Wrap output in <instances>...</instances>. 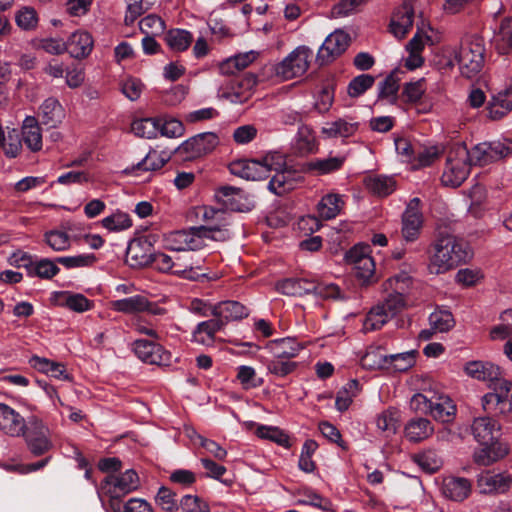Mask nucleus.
<instances>
[{
    "label": "nucleus",
    "mask_w": 512,
    "mask_h": 512,
    "mask_svg": "<svg viewBox=\"0 0 512 512\" xmlns=\"http://www.w3.org/2000/svg\"><path fill=\"white\" fill-rule=\"evenodd\" d=\"M202 262L203 260L197 258L192 252L177 253L175 255L174 272L189 280H197L199 277L204 276L202 273Z\"/></svg>",
    "instance_id": "412c9836"
},
{
    "label": "nucleus",
    "mask_w": 512,
    "mask_h": 512,
    "mask_svg": "<svg viewBox=\"0 0 512 512\" xmlns=\"http://www.w3.org/2000/svg\"><path fill=\"white\" fill-rule=\"evenodd\" d=\"M66 51L74 58L88 56L93 48V39L87 32H75L66 42Z\"/></svg>",
    "instance_id": "c85d7f7f"
},
{
    "label": "nucleus",
    "mask_w": 512,
    "mask_h": 512,
    "mask_svg": "<svg viewBox=\"0 0 512 512\" xmlns=\"http://www.w3.org/2000/svg\"><path fill=\"white\" fill-rule=\"evenodd\" d=\"M355 277L362 280L363 283H369L375 273V263L372 257H363L354 265Z\"/></svg>",
    "instance_id": "e2e57ef3"
},
{
    "label": "nucleus",
    "mask_w": 512,
    "mask_h": 512,
    "mask_svg": "<svg viewBox=\"0 0 512 512\" xmlns=\"http://www.w3.org/2000/svg\"><path fill=\"white\" fill-rule=\"evenodd\" d=\"M416 354H389L387 355V369L403 372L411 368L416 362Z\"/></svg>",
    "instance_id": "603ef678"
},
{
    "label": "nucleus",
    "mask_w": 512,
    "mask_h": 512,
    "mask_svg": "<svg viewBox=\"0 0 512 512\" xmlns=\"http://www.w3.org/2000/svg\"><path fill=\"white\" fill-rule=\"evenodd\" d=\"M169 160L170 156L166 153L151 149L143 160L132 167V170L157 171Z\"/></svg>",
    "instance_id": "ea45409f"
},
{
    "label": "nucleus",
    "mask_w": 512,
    "mask_h": 512,
    "mask_svg": "<svg viewBox=\"0 0 512 512\" xmlns=\"http://www.w3.org/2000/svg\"><path fill=\"white\" fill-rule=\"evenodd\" d=\"M224 324L219 317H213L210 320L201 322L197 325L196 330L194 331V337L197 341L204 342L203 338H199V336L205 333L210 340L214 339V335L216 332L222 330L224 328Z\"/></svg>",
    "instance_id": "13d9d810"
},
{
    "label": "nucleus",
    "mask_w": 512,
    "mask_h": 512,
    "mask_svg": "<svg viewBox=\"0 0 512 512\" xmlns=\"http://www.w3.org/2000/svg\"><path fill=\"white\" fill-rule=\"evenodd\" d=\"M397 70L392 71L380 84H379V100H387L390 104L397 102V94L399 91L400 78L397 76Z\"/></svg>",
    "instance_id": "4c0bfd02"
},
{
    "label": "nucleus",
    "mask_w": 512,
    "mask_h": 512,
    "mask_svg": "<svg viewBox=\"0 0 512 512\" xmlns=\"http://www.w3.org/2000/svg\"><path fill=\"white\" fill-rule=\"evenodd\" d=\"M378 306L382 307L384 312L391 319L403 310L405 307V299L401 293H391L388 295L385 301Z\"/></svg>",
    "instance_id": "680f3d73"
},
{
    "label": "nucleus",
    "mask_w": 512,
    "mask_h": 512,
    "mask_svg": "<svg viewBox=\"0 0 512 512\" xmlns=\"http://www.w3.org/2000/svg\"><path fill=\"white\" fill-rule=\"evenodd\" d=\"M346 162L345 156H334L323 159H314L302 164L301 171L323 176L339 171Z\"/></svg>",
    "instance_id": "b1692460"
},
{
    "label": "nucleus",
    "mask_w": 512,
    "mask_h": 512,
    "mask_svg": "<svg viewBox=\"0 0 512 512\" xmlns=\"http://www.w3.org/2000/svg\"><path fill=\"white\" fill-rule=\"evenodd\" d=\"M479 445L481 447L474 451L473 460L481 466H490L503 459L509 452L508 445L500 439Z\"/></svg>",
    "instance_id": "f3484780"
},
{
    "label": "nucleus",
    "mask_w": 512,
    "mask_h": 512,
    "mask_svg": "<svg viewBox=\"0 0 512 512\" xmlns=\"http://www.w3.org/2000/svg\"><path fill=\"white\" fill-rule=\"evenodd\" d=\"M45 242L55 251H64L70 247V238L66 232L51 230L44 234Z\"/></svg>",
    "instance_id": "bf43d9fd"
},
{
    "label": "nucleus",
    "mask_w": 512,
    "mask_h": 512,
    "mask_svg": "<svg viewBox=\"0 0 512 512\" xmlns=\"http://www.w3.org/2000/svg\"><path fill=\"white\" fill-rule=\"evenodd\" d=\"M312 51L305 46H299L276 66V74L285 80L302 76L308 69Z\"/></svg>",
    "instance_id": "0eeeda50"
},
{
    "label": "nucleus",
    "mask_w": 512,
    "mask_h": 512,
    "mask_svg": "<svg viewBox=\"0 0 512 512\" xmlns=\"http://www.w3.org/2000/svg\"><path fill=\"white\" fill-rule=\"evenodd\" d=\"M496 49L502 55L512 51V17H506L501 21L496 38Z\"/></svg>",
    "instance_id": "a19ab883"
},
{
    "label": "nucleus",
    "mask_w": 512,
    "mask_h": 512,
    "mask_svg": "<svg viewBox=\"0 0 512 512\" xmlns=\"http://www.w3.org/2000/svg\"><path fill=\"white\" fill-rule=\"evenodd\" d=\"M29 364L34 369L44 374H47L48 376L54 378H61L62 376H64V378H67L65 368L62 364L54 362L45 357H39L37 355H34L29 359Z\"/></svg>",
    "instance_id": "e433bc0d"
},
{
    "label": "nucleus",
    "mask_w": 512,
    "mask_h": 512,
    "mask_svg": "<svg viewBox=\"0 0 512 512\" xmlns=\"http://www.w3.org/2000/svg\"><path fill=\"white\" fill-rule=\"evenodd\" d=\"M40 111L43 124L55 127L57 123L61 122L63 111L57 99H46L41 105Z\"/></svg>",
    "instance_id": "58836bf2"
},
{
    "label": "nucleus",
    "mask_w": 512,
    "mask_h": 512,
    "mask_svg": "<svg viewBox=\"0 0 512 512\" xmlns=\"http://www.w3.org/2000/svg\"><path fill=\"white\" fill-rule=\"evenodd\" d=\"M110 507L113 512H153L151 505L142 498H131L123 505L111 501Z\"/></svg>",
    "instance_id": "3c124183"
},
{
    "label": "nucleus",
    "mask_w": 512,
    "mask_h": 512,
    "mask_svg": "<svg viewBox=\"0 0 512 512\" xmlns=\"http://www.w3.org/2000/svg\"><path fill=\"white\" fill-rule=\"evenodd\" d=\"M464 370L468 376L488 384L500 375L499 366L484 361L469 362L465 365Z\"/></svg>",
    "instance_id": "cd10ccee"
},
{
    "label": "nucleus",
    "mask_w": 512,
    "mask_h": 512,
    "mask_svg": "<svg viewBox=\"0 0 512 512\" xmlns=\"http://www.w3.org/2000/svg\"><path fill=\"white\" fill-rule=\"evenodd\" d=\"M276 288L286 295L301 296L303 294L313 293L314 283L306 279L287 278L277 283Z\"/></svg>",
    "instance_id": "72a5a7b5"
},
{
    "label": "nucleus",
    "mask_w": 512,
    "mask_h": 512,
    "mask_svg": "<svg viewBox=\"0 0 512 512\" xmlns=\"http://www.w3.org/2000/svg\"><path fill=\"white\" fill-rule=\"evenodd\" d=\"M325 347H327V344L322 340L299 342L292 337L275 339L270 341L267 345L268 349L277 350L279 352H295L303 349L318 350Z\"/></svg>",
    "instance_id": "bb28decb"
},
{
    "label": "nucleus",
    "mask_w": 512,
    "mask_h": 512,
    "mask_svg": "<svg viewBox=\"0 0 512 512\" xmlns=\"http://www.w3.org/2000/svg\"><path fill=\"white\" fill-rule=\"evenodd\" d=\"M350 35L342 30L331 33L320 47L317 54V61L320 65L332 62L346 51L350 45Z\"/></svg>",
    "instance_id": "1a4fd4ad"
},
{
    "label": "nucleus",
    "mask_w": 512,
    "mask_h": 512,
    "mask_svg": "<svg viewBox=\"0 0 512 512\" xmlns=\"http://www.w3.org/2000/svg\"><path fill=\"white\" fill-rule=\"evenodd\" d=\"M248 314V309L243 304L231 300L220 302L212 309V316L219 317L224 325L230 321L241 320Z\"/></svg>",
    "instance_id": "393cba45"
},
{
    "label": "nucleus",
    "mask_w": 512,
    "mask_h": 512,
    "mask_svg": "<svg viewBox=\"0 0 512 512\" xmlns=\"http://www.w3.org/2000/svg\"><path fill=\"white\" fill-rule=\"evenodd\" d=\"M390 318L378 305L373 307L367 314L363 328L365 331L380 329Z\"/></svg>",
    "instance_id": "4d7b16f0"
},
{
    "label": "nucleus",
    "mask_w": 512,
    "mask_h": 512,
    "mask_svg": "<svg viewBox=\"0 0 512 512\" xmlns=\"http://www.w3.org/2000/svg\"><path fill=\"white\" fill-rule=\"evenodd\" d=\"M296 354H277L269 363L268 370L278 376H286L291 373L296 363L291 360Z\"/></svg>",
    "instance_id": "49530a36"
},
{
    "label": "nucleus",
    "mask_w": 512,
    "mask_h": 512,
    "mask_svg": "<svg viewBox=\"0 0 512 512\" xmlns=\"http://www.w3.org/2000/svg\"><path fill=\"white\" fill-rule=\"evenodd\" d=\"M434 433V426L430 420L423 417L411 418L404 426V436L412 443H419L430 438Z\"/></svg>",
    "instance_id": "4be33fe9"
},
{
    "label": "nucleus",
    "mask_w": 512,
    "mask_h": 512,
    "mask_svg": "<svg viewBox=\"0 0 512 512\" xmlns=\"http://www.w3.org/2000/svg\"><path fill=\"white\" fill-rule=\"evenodd\" d=\"M488 146L491 162L501 160L512 152V141L510 139L491 141L488 142Z\"/></svg>",
    "instance_id": "774afa93"
},
{
    "label": "nucleus",
    "mask_w": 512,
    "mask_h": 512,
    "mask_svg": "<svg viewBox=\"0 0 512 512\" xmlns=\"http://www.w3.org/2000/svg\"><path fill=\"white\" fill-rule=\"evenodd\" d=\"M275 166L279 165V169H271V179L268 188L276 195H283L296 186L295 171L287 167L286 162L280 155H275Z\"/></svg>",
    "instance_id": "9d476101"
},
{
    "label": "nucleus",
    "mask_w": 512,
    "mask_h": 512,
    "mask_svg": "<svg viewBox=\"0 0 512 512\" xmlns=\"http://www.w3.org/2000/svg\"><path fill=\"white\" fill-rule=\"evenodd\" d=\"M28 422L16 410L0 403V430L12 437H20Z\"/></svg>",
    "instance_id": "aec40b11"
},
{
    "label": "nucleus",
    "mask_w": 512,
    "mask_h": 512,
    "mask_svg": "<svg viewBox=\"0 0 512 512\" xmlns=\"http://www.w3.org/2000/svg\"><path fill=\"white\" fill-rule=\"evenodd\" d=\"M275 155H266L261 161L239 159L229 165V170L238 177L259 181L270 177L271 169H279L275 166Z\"/></svg>",
    "instance_id": "20e7f679"
},
{
    "label": "nucleus",
    "mask_w": 512,
    "mask_h": 512,
    "mask_svg": "<svg viewBox=\"0 0 512 512\" xmlns=\"http://www.w3.org/2000/svg\"><path fill=\"white\" fill-rule=\"evenodd\" d=\"M296 149L300 154L312 153L316 149L315 137L307 127L299 129Z\"/></svg>",
    "instance_id": "338daca9"
},
{
    "label": "nucleus",
    "mask_w": 512,
    "mask_h": 512,
    "mask_svg": "<svg viewBox=\"0 0 512 512\" xmlns=\"http://www.w3.org/2000/svg\"><path fill=\"white\" fill-rule=\"evenodd\" d=\"M216 198L222 202L224 210L243 212L247 209L244 204L240 203L242 198V190L233 186H222L218 189Z\"/></svg>",
    "instance_id": "7c9ffc66"
},
{
    "label": "nucleus",
    "mask_w": 512,
    "mask_h": 512,
    "mask_svg": "<svg viewBox=\"0 0 512 512\" xmlns=\"http://www.w3.org/2000/svg\"><path fill=\"white\" fill-rule=\"evenodd\" d=\"M470 153L464 145L453 146L447 154L446 167L441 181L449 187H459L470 172Z\"/></svg>",
    "instance_id": "7ed1b4c3"
},
{
    "label": "nucleus",
    "mask_w": 512,
    "mask_h": 512,
    "mask_svg": "<svg viewBox=\"0 0 512 512\" xmlns=\"http://www.w3.org/2000/svg\"><path fill=\"white\" fill-rule=\"evenodd\" d=\"M415 0H403L401 7L393 14L390 31L399 39L404 38L413 26Z\"/></svg>",
    "instance_id": "a211bd4d"
},
{
    "label": "nucleus",
    "mask_w": 512,
    "mask_h": 512,
    "mask_svg": "<svg viewBox=\"0 0 512 512\" xmlns=\"http://www.w3.org/2000/svg\"><path fill=\"white\" fill-rule=\"evenodd\" d=\"M489 116L493 120L502 118L512 110V85L499 92L488 104Z\"/></svg>",
    "instance_id": "c756f323"
},
{
    "label": "nucleus",
    "mask_w": 512,
    "mask_h": 512,
    "mask_svg": "<svg viewBox=\"0 0 512 512\" xmlns=\"http://www.w3.org/2000/svg\"><path fill=\"white\" fill-rule=\"evenodd\" d=\"M428 270L431 274H443L471 258L469 244L447 228H439L426 251Z\"/></svg>",
    "instance_id": "f257e3e1"
},
{
    "label": "nucleus",
    "mask_w": 512,
    "mask_h": 512,
    "mask_svg": "<svg viewBox=\"0 0 512 512\" xmlns=\"http://www.w3.org/2000/svg\"><path fill=\"white\" fill-rule=\"evenodd\" d=\"M158 118H144L132 123L131 129L139 137L152 138L158 131Z\"/></svg>",
    "instance_id": "864d4df0"
},
{
    "label": "nucleus",
    "mask_w": 512,
    "mask_h": 512,
    "mask_svg": "<svg viewBox=\"0 0 512 512\" xmlns=\"http://www.w3.org/2000/svg\"><path fill=\"white\" fill-rule=\"evenodd\" d=\"M511 485L512 477L506 472L485 470L477 475V488L481 494L505 493Z\"/></svg>",
    "instance_id": "9b49d317"
},
{
    "label": "nucleus",
    "mask_w": 512,
    "mask_h": 512,
    "mask_svg": "<svg viewBox=\"0 0 512 512\" xmlns=\"http://www.w3.org/2000/svg\"><path fill=\"white\" fill-rule=\"evenodd\" d=\"M256 84L257 77L252 73H247L241 77L232 79L228 90L222 93V97L232 103H244L250 98L251 91Z\"/></svg>",
    "instance_id": "2eb2a0df"
},
{
    "label": "nucleus",
    "mask_w": 512,
    "mask_h": 512,
    "mask_svg": "<svg viewBox=\"0 0 512 512\" xmlns=\"http://www.w3.org/2000/svg\"><path fill=\"white\" fill-rule=\"evenodd\" d=\"M154 248L147 237L130 241L126 251V263L132 268H142L153 262Z\"/></svg>",
    "instance_id": "f8f14e48"
},
{
    "label": "nucleus",
    "mask_w": 512,
    "mask_h": 512,
    "mask_svg": "<svg viewBox=\"0 0 512 512\" xmlns=\"http://www.w3.org/2000/svg\"><path fill=\"white\" fill-rule=\"evenodd\" d=\"M488 386L492 389L491 392L496 393L497 396H501L504 400V405L507 406V402H511L512 382L503 378L501 374L498 375L495 380H492Z\"/></svg>",
    "instance_id": "69168bd1"
},
{
    "label": "nucleus",
    "mask_w": 512,
    "mask_h": 512,
    "mask_svg": "<svg viewBox=\"0 0 512 512\" xmlns=\"http://www.w3.org/2000/svg\"><path fill=\"white\" fill-rule=\"evenodd\" d=\"M139 28L145 35L157 36L164 32L166 26L161 17L150 14L139 22Z\"/></svg>",
    "instance_id": "5fc2aeb1"
},
{
    "label": "nucleus",
    "mask_w": 512,
    "mask_h": 512,
    "mask_svg": "<svg viewBox=\"0 0 512 512\" xmlns=\"http://www.w3.org/2000/svg\"><path fill=\"white\" fill-rule=\"evenodd\" d=\"M165 40L173 51L183 52L191 45L193 36L186 30L171 29L166 33Z\"/></svg>",
    "instance_id": "79ce46f5"
},
{
    "label": "nucleus",
    "mask_w": 512,
    "mask_h": 512,
    "mask_svg": "<svg viewBox=\"0 0 512 512\" xmlns=\"http://www.w3.org/2000/svg\"><path fill=\"white\" fill-rule=\"evenodd\" d=\"M102 225L110 231H121L132 226V221L126 213L116 212L102 220Z\"/></svg>",
    "instance_id": "052dcab7"
},
{
    "label": "nucleus",
    "mask_w": 512,
    "mask_h": 512,
    "mask_svg": "<svg viewBox=\"0 0 512 512\" xmlns=\"http://www.w3.org/2000/svg\"><path fill=\"white\" fill-rule=\"evenodd\" d=\"M414 461L426 472L434 473L438 471L443 464L442 458L436 450L427 449L414 455Z\"/></svg>",
    "instance_id": "c03bdc74"
},
{
    "label": "nucleus",
    "mask_w": 512,
    "mask_h": 512,
    "mask_svg": "<svg viewBox=\"0 0 512 512\" xmlns=\"http://www.w3.org/2000/svg\"><path fill=\"white\" fill-rule=\"evenodd\" d=\"M255 434L261 439L272 441L280 446H289V437L276 426L258 425Z\"/></svg>",
    "instance_id": "de8ad7c7"
},
{
    "label": "nucleus",
    "mask_w": 512,
    "mask_h": 512,
    "mask_svg": "<svg viewBox=\"0 0 512 512\" xmlns=\"http://www.w3.org/2000/svg\"><path fill=\"white\" fill-rule=\"evenodd\" d=\"M218 144L219 138L215 133L205 132L186 140L175 150V154L183 161L194 160L212 152Z\"/></svg>",
    "instance_id": "423d86ee"
},
{
    "label": "nucleus",
    "mask_w": 512,
    "mask_h": 512,
    "mask_svg": "<svg viewBox=\"0 0 512 512\" xmlns=\"http://www.w3.org/2000/svg\"><path fill=\"white\" fill-rule=\"evenodd\" d=\"M471 433L479 444H488L499 440L500 425L489 416L477 417L471 424Z\"/></svg>",
    "instance_id": "6ab92c4d"
},
{
    "label": "nucleus",
    "mask_w": 512,
    "mask_h": 512,
    "mask_svg": "<svg viewBox=\"0 0 512 512\" xmlns=\"http://www.w3.org/2000/svg\"><path fill=\"white\" fill-rule=\"evenodd\" d=\"M114 310L133 314L140 312H147L152 315H162L165 309L157 306V304L150 302L145 296L135 295L129 298L114 301L112 303Z\"/></svg>",
    "instance_id": "4468645a"
},
{
    "label": "nucleus",
    "mask_w": 512,
    "mask_h": 512,
    "mask_svg": "<svg viewBox=\"0 0 512 512\" xmlns=\"http://www.w3.org/2000/svg\"><path fill=\"white\" fill-rule=\"evenodd\" d=\"M21 436L25 438L28 449L35 456L43 455L53 447L50 429L37 417L28 420Z\"/></svg>",
    "instance_id": "39448f33"
},
{
    "label": "nucleus",
    "mask_w": 512,
    "mask_h": 512,
    "mask_svg": "<svg viewBox=\"0 0 512 512\" xmlns=\"http://www.w3.org/2000/svg\"><path fill=\"white\" fill-rule=\"evenodd\" d=\"M484 42L481 37L470 36L462 40L456 55L461 74L466 78L476 76L484 65Z\"/></svg>",
    "instance_id": "f03ea898"
},
{
    "label": "nucleus",
    "mask_w": 512,
    "mask_h": 512,
    "mask_svg": "<svg viewBox=\"0 0 512 512\" xmlns=\"http://www.w3.org/2000/svg\"><path fill=\"white\" fill-rule=\"evenodd\" d=\"M358 129L357 123H349L344 119H338L334 122L327 123L322 128V133L329 138L349 137Z\"/></svg>",
    "instance_id": "37998d69"
},
{
    "label": "nucleus",
    "mask_w": 512,
    "mask_h": 512,
    "mask_svg": "<svg viewBox=\"0 0 512 512\" xmlns=\"http://www.w3.org/2000/svg\"><path fill=\"white\" fill-rule=\"evenodd\" d=\"M0 149L3 150L7 157H16L22 150V142L18 131L13 129L8 132V136L6 138L2 128L0 127Z\"/></svg>",
    "instance_id": "a18cd8bd"
},
{
    "label": "nucleus",
    "mask_w": 512,
    "mask_h": 512,
    "mask_svg": "<svg viewBox=\"0 0 512 512\" xmlns=\"http://www.w3.org/2000/svg\"><path fill=\"white\" fill-rule=\"evenodd\" d=\"M229 223L227 219L221 224L215 225H201L198 227H192V231L198 235L200 240L202 238H209L214 241H226L230 239V233L228 230Z\"/></svg>",
    "instance_id": "f704fd0d"
},
{
    "label": "nucleus",
    "mask_w": 512,
    "mask_h": 512,
    "mask_svg": "<svg viewBox=\"0 0 512 512\" xmlns=\"http://www.w3.org/2000/svg\"><path fill=\"white\" fill-rule=\"evenodd\" d=\"M456 406L447 395L433 393L432 405L429 414L437 421L449 423L454 419Z\"/></svg>",
    "instance_id": "a878e982"
},
{
    "label": "nucleus",
    "mask_w": 512,
    "mask_h": 512,
    "mask_svg": "<svg viewBox=\"0 0 512 512\" xmlns=\"http://www.w3.org/2000/svg\"><path fill=\"white\" fill-rule=\"evenodd\" d=\"M471 492L472 483L465 477L450 475L442 480L441 493L449 500L462 502L470 496Z\"/></svg>",
    "instance_id": "dca6fc26"
},
{
    "label": "nucleus",
    "mask_w": 512,
    "mask_h": 512,
    "mask_svg": "<svg viewBox=\"0 0 512 512\" xmlns=\"http://www.w3.org/2000/svg\"><path fill=\"white\" fill-rule=\"evenodd\" d=\"M424 83L425 80L422 78L415 82H408L404 84L401 97L407 103L419 102L426 90Z\"/></svg>",
    "instance_id": "6e6d98bb"
},
{
    "label": "nucleus",
    "mask_w": 512,
    "mask_h": 512,
    "mask_svg": "<svg viewBox=\"0 0 512 512\" xmlns=\"http://www.w3.org/2000/svg\"><path fill=\"white\" fill-rule=\"evenodd\" d=\"M343 205L344 201L339 194L330 193L325 195L318 203V213L321 218L330 220L340 213Z\"/></svg>",
    "instance_id": "c9c22d12"
},
{
    "label": "nucleus",
    "mask_w": 512,
    "mask_h": 512,
    "mask_svg": "<svg viewBox=\"0 0 512 512\" xmlns=\"http://www.w3.org/2000/svg\"><path fill=\"white\" fill-rule=\"evenodd\" d=\"M420 203L419 198L411 199L402 216V235L406 241H414L419 236L422 227Z\"/></svg>",
    "instance_id": "ddd939ff"
},
{
    "label": "nucleus",
    "mask_w": 512,
    "mask_h": 512,
    "mask_svg": "<svg viewBox=\"0 0 512 512\" xmlns=\"http://www.w3.org/2000/svg\"><path fill=\"white\" fill-rule=\"evenodd\" d=\"M178 508H180L182 512H210L209 505L195 495L183 496Z\"/></svg>",
    "instance_id": "0e129e2a"
},
{
    "label": "nucleus",
    "mask_w": 512,
    "mask_h": 512,
    "mask_svg": "<svg viewBox=\"0 0 512 512\" xmlns=\"http://www.w3.org/2000/svg\"><path fill=\"white\" fill-rule=\"evenodd\" d=\"M375 83V77L369 74H361L353 78L347 88V93L352 98H357L370 89Z\"/></svg>",
    "instance_id": "8fccbe9b"
},
{
    "label": "nucleus",
    "mask_w": 512,
    "mask_h": 512,
    "mask_svg": "<svg viewBox=\"0 0 512 512\" xmlns=\"http://www.w3.org/2000/svg\"><path fill=\"white\" fill-rule=\"evenodd\" d=\"M483 409L491 414H507L512 409V402H507V406L504 405V400L501 396H497L496 393L489 392L482 397Z\"/></svg>",
    "instance_id": "09e8293b"
},
{
    "label": "nucleus",
    "mask_w": 512,
    "mask_h": 512,
    "mask_svg": "<svg viewBox=\"0 0 512 512\" xmlns=\"http://www.w3.org/2000/svg\"><path fill=\"white\" fill-rule=\"evenodd\" d=\"M167 241L169 248L176 253L195 251L202 246V241L192 231V227L189 230H179L171 233Z\"/></svg>",
    "instance_id": "5701e85b"
},
{
    "label": "nucleus",
    "mask_w": 512,
    "mask_h": 512,
    "mask_svg": "<svg viewBox=\"0 0 512 512\" xmlns=\"http://www.w3.org/2000/svg\"><path fill=\"white\" fill-rule=\"evenodd\" d=\"M377 429L385 436L395 435L400 425V412L396 408H388L376 417Z\"/></svg>",
    "instance_id": "2f4dec72"
},
{
    "label": "nucleus",
    "mask_w": 512,
    "mask_h": 512,
    "mask_svg": "<svg viewBox=\"0 0 512 512\" xmlns=\"http://www.w3.org/2000/svg\"><path fill=\"white\" fill-rule=\"evenodd\" d=\"M22 135L25 144L33 151H39L42 148L41 129L36 118L27 117L22 127Z\"/></svg>",
    "instance_id": "473e14b6"
},
{
    "label": "nucleus",
    "mask_w": 512,
    "mask_h": 512,
    "mask_svg": "<svg viewBox=\"0 0 512 512\" xmlns=\"http://www.w3.org/2000/svg\"><path fill=\"white\" fill-rule=\"evenodd\" d=\"M140 486L138 474L133 469H128L120 475H108L102 485L103 490L110 496L111 501L116 502L123 496L136 491Z\"/></svg>",
    "instance_id": "6e6552de"
}]
</instances>
